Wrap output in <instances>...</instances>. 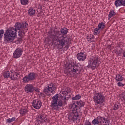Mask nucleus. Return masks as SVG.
I'll use <instances>...</instances> for the list:
<instances>
[{
  "instance_id": "f257e3e1",
  "label": "nucleus",
  "mask_w": 125,
  "mask_h": 125,
  "mask_svg": "<svg viewBox=\"0 0 125 125\" xmlns=\"http://www.w3.org/2000/svg\"><path fill=\"white\" fill-rule=\"evenodd\" d=\"M68 32H69V29L66 27H63L60 31L54 29L53 30L54 34H52V30L51 29L48 32L47 35L57 48L62 49L63 47L64 50H68L70 47V45L68 44L69 38L64 37L65 35H67Z\"/></svg>"
},
{
  "instance_id": "f03ea898",
  "label": "nucleus",
  "mask_w": 125,
  "mask_h": 125,
  "mask_svg": "<svg viewBox=\"0 0 125 125\" xmlns=\"http://www.w3.org/2000/svg\"><path fill=\"white\" fill-rule=\"evenodd\" d=\"M28 24L27 21L22 22V23L17 22L14 25V27H10L7 29L4 34V41L6 42H12L16 36H17V30H18V33L20 32H23L26 33L28 30Z\"/></svg>"
},
{
  "instance_id": "7ed1b4c3",
  "label": "nucleus",
  "mask_w": 125,
  "mask_h": 125,
  "mask_svg": "<svg viewBox=\"0 0 125 125\" xmlns=\"http://www.w3.org/2000/svg\"><path fill=\"white\" fill-rule=\"evenodd\" d=\"M52 101L51 103L50 107L55 111H58L60 109V107L67 104V98L64 95H61V92L60 94H56L52 98Z\"/></svg>"
},
{
  "instance_id": "20e7f679",
  "label": "nucleus",
  "mask_w": 125,
  "mask_h": 125,
  "mask_svg": "<svg viewBox=\"0 0 125 125\" xmlns=\"http://www.w3.org/2000/svg\"><path fill=\"white\" fill-rule=\"evenodd\" d=\"M64 71V74L68 76L70 73L74 74H80V72L83 71V68L82 67V65H77L76 62H71L66 63L65 65Z\"/></svg>"
},
{
  "instance_id": "39448f33",
  "label": "nucleus",
  "mask_w": 125,
  "mask_h": 125,
  "mask_svg": "<svg viewBox=\"0 0 125 125\" xmlns=\"http://www.w3.org/2000/svg\"><path fill=\"white\" fill-rule=\"evenodd\" d=\"M100 64H101L100 57L98 56H95L89 59L87 67L94 71L95 69L98 68Z\"/></svg>"
},
{
  "instance_id": "423d86ee",
  "label": "nucleus",
  "mask_w": 125,
  "mask_h": 125,
  "mask_svg": "<svg viewBox=\"0 0 125 125\" xmlns=\"http://www.w3.org/2000/svg\"><path fill=\"white\" fill-rule=\"evenodd\" d=\"M37 79V73L35 72H29L28 75H25L22 79L23 83H28L34 82Z\"/></svg>"
},
{
  "instance_id": "0eeeda50",
  "label": "nucleus",
  "mask_w": 125,
  "mask_h": 125,
  "mask_svg": "<svg viewBox=\"0 0 125 125\" xmlns=\"http://www.w3.org/2000/svg\"><path fill=\"white\" fill-rule=\"evenodd\" d=\"M94 102L101 105L103 104L104 102H105L106 99L103 94H101L100 93H95L93 97Z\"/></svg>"
},
{
  "instance_id": "6e6552de",
  "label": "nucleus",
  "mask_w": 125,
  "mask_h": 125,
  "mask_svg": "<svg viewBox=\"0 0 125 125\" xmlns=\"http://www.w3.org/2000/svg\"><path fill=\"white\" fill-rule=\"evenodd\" d=\"M84 104H85V103L82 100H80V101H75L72 102V104H70V107H71V109H75L78 111V110H81L82 107L84 106Z\"/></svg>"
},
{
  "instance_id": "1a4fd4ad",
  "label": "nucleus",
  "mask_w": 125,
  "mask_h": 125,
  "mask_svg": "<svg viewBox=\"0 0 125 125\" xmlns=\"http://www.w3.org/2000/svg\"><path fill=\"white\" fill-rule=\"evenodd\" d=\"M23 49H22V48L20 47L17 48L13 53V58H15L16 59H17V58L21 57Z\"/></svg>"
},
{
  "instance_id": "9d476101",
  "label": "nucleus",
  "mask_w": 125,
  "mask_h": 125,
  "mask_svg": "<svg viewBox=\"0 0 125 125\" xmlns=\"http://www.w3.org/2000/svg\"><path fill=\"white\" fill-rule=\"evenodd\" d=\"M42 103L41 101V100H34L32 102V106L34 108V109H41V107H42Z\"/></svg>"
},
{
  "instance_id": "9b49d317",
  "label": "nucleus",
  "mask_w": 125,
  "mask_h": 125,
  "mask_svg": "<svg viewBox=\"0 0 125 125\" xmlns=\"http://www.w3.org/2000/svg\"><path fill=\"white\" fill-rule=\"evenodd\" d=\"M76 56L79 61H84L86 59V54H85V52H81L77 54Z\"/></svg>"
},
{
  "instance_id": "f8f14e48",
  "label": "nucleus",
  "mask_w": 125,
  "mask_h": 125,
  "mask_svg": "<svg viewBox=\"0 0 125 125\" xmlns=\"http://www.w3.org/2000/svg\"><path fill=\"white\" fill-rule=\"evenodd\" d=\"M24 90L26 93L34 92V85L32 84H27L24 87Z\"/></svg>"
},
{
  "instance_id": "ddd939ff",
  "label": "nucleus",
  "mask_w": 125,
  "mask_h": 125,
  "mask_svg": "<svg viewBox=\"0 0 125 125\" xmlns=\"http://www.w3.org/2000/svg\"><path fill=\"white\" fill-rule=\"evenodd\" d=\"M104 124V121L102 120V116H98L96 118H95L92 121V124L94 125H99V124Z\"/></svg>"
},
{
  "instance_id": "4468645a",
  "label": "nucleus",
  "mask_w": 125,
  "mask_h": 125,
  "mask_svg": "<svg viewBox=\"0 0 125 125\" xmlns=\"http://www.w3.org/2000/svg\"><path fill=\"white\" fill-rule=\"evenodd\" d=\"M39 119L37 120V122H40V124H43L44 122H46L47 121V119L46 118V115L45 114H39V116H38Z\"/></svg>"
},
{
  "instance_id": "2eb2a0df",
  "label": "nucleus",
  "mask_w": 125,
  "mask_h": 125,
  "mask_svg": "<svg viewBox=\"0 0 125 125\" xmlns=\"http://www.w3.org/2000/svg\"><path fill=\"white\" fill-rule=\"evenodd\" d=\"M19 75H20V74L17 72H11L10 79H11L12 81H16V80H18Z\"/></svg>"
},
{
  "instance_id": "dca6fc26",
  "label": "nucleus",
  "mask_w": 125,
  "mask_h": 125,
  "mask_svg": "<svg viewBox=\"0 0 125 125\" xmlns=\"http://www.w3.org/2000/svg\"><path fill=\"white\" fill-rule=\"evenodd\" d=\"M74 116H75L74 117L75 119H79V117H80L79 112L77 111V109L75 110V109L72 108V112H71L69 114V116L74 117Z\"/></svg>"
},
{
  "instance_id": "f3484780",
  "label": "nucleus",
  "mask_w": 125,
  "mask_h": 125,
  "mask_svg": "<svg viewBox=\"0 0 125 125\" xmlns=\"http://www.w3.org/2000/svg\"><path fill=\"white\" fill-rule=\"evenodd\" d=\"M25 34L26 33L25 32L20 31L19 33L18 34L19 37L17 38V42H22V41H23L22 39H23L24 37H25Z\"/></svg>"
},
{
  "instance_id": "a211bd4d",
  "label": "nucleus",
  "mask_w": 125,
  "mask_h": 125,
  "mask_svg": "<svg viewBox=\"0 0 125 125\" xmlns=\"http://www.w3.org/2000/svg\"><path fill=\"white\" fill-rule=\"evenodd\" d=\"M47 87H48V88L51 90V93H52L53 91L55 92V91L54 90H56V86H55V84L50 83L49 84H48Z\"/></svg>"
},
{
  "instance_id": "6ab92c4d",
  "label": "nucleus",
  "mask_w": 125,
  "mask_h": 125,
  "mask_svg": "<svg viewBox=\"0 0 125 125\" xmlns=\"http://www.w3.org/2000/svg\"><path fill=\"white\" fill-rule=\"evenodd\" d=\"M42 92L46 94L47 96H49L50 95L49 92L51 93V91L50 89H49V88H48V87H44Z\"/></svg>"
},
{
  "instance_id": "aec40b11",
  "label": "nucleus",
  "mask_w": 125,
  "mask_h": 125,
  "mask_svg": "<svg viewBox=\"0 0 125 125\" xmlns=\"http://www.w3.org/2000/svg\"><path fill=\"white\" fill-rule=\"evenodd\" d=\"M28 11V15H30V16H33V15H34V14H36V10L33 8L32 7H30V8L29 9Z\"/></svg>"
},
{
  "instance_id": "412c9836",
  "label": "nucleus",
  "mask_w": 125,
  "mask_h": 125,
  "mask_svg": "<svg viewBox=\"0 0 125 125\" xmlns=\"http://www.w3.org/2000/svg\"><path fill=\"white\" fill-rule=\"evenodd\" d=\"M86 39L89 42H94V36L93 35H88Z\"/></svg>"
},
{
  "instance_id": "4be33fe9",
  "label": "nucleus",
  "mask_w": 125,
  "mask_h": 125,
  "mask_svg": "<svg viewBox=\"0 0 125 125\" xmlns=\"http://www.w3.org/2000/svg\"><path fill=\"white\" fill-rule=\"evenodd\" d=\"M104 120V121H103ZM102 121L104 122V123L106 124H107V125L110 124V120H109V116H105V117H102Z\"/></svg>"
},
{
  "instance_id": "5701e85b",
  "label": "nucleus",
  "mask_w": 125,
  "mask_h": 125,
  "mask_svg": "<svg viewBox=\"0 0 125 125\" xmlns=\"http://www.w3.org/2000/svg\"><path fill=\"white\" fill-rule=\"evenodd\" d=\"M28 110L27 108H21L20 110V114L21 115V116H25L26 114L27 113Z\"/></svg>"
},
{
  "instance_id": "b1692460",
  "label": "nucleus",
  "mask_w": 125,
  "mask_h": 125,
  "mask_svg": "<svg viewBox=\"0 0 125 125\" xmlns=\"http://www.w3.org/2000/svg\"><path fill=\"white\" fill-rule=\"evenodd\" d=\"M114 4L115 6H116V7H118V6H121V5H123L122 0H116L115 1Z\"/></svg>"
},
{
  "instance_id": "393cba45",
  "label": "nucleus",
  "mask_w": 125,
  "mask_h": 125,
  "mask_svg": "<svg viewBox=\"0 0 125 125\" xmlns=\"http://www.w3.org/2000/svg\"><path fill=\"white\" fill-rule=\"evenodd\" d=\"M98 28L101 30L102 31L104 28H105V23L102 22L98 24Z\"/></svg>"
},
{
  "instance_id": "a878e982",
  "label": "nucleus",
  "mask_w": 125,
  "mask_h": 125,
  "mask_svg": "<svg viewBox=\"0 0 125 125\" xmlns=\"http://www.w3.org/2000/svg\"><path fill=\"white\" fill-rule=\"evenodd\" d=\"M115 80H116L117 82H122V81H124V77L120 74H118L116 75Z\"/></svg>"
},
{
  "instance_id": "bb28decb",
  "label": "nucleus",
  "mask_w": 125,
  "mask_h": 125,
  "mask_svg": "<svg viewBox=\"0 0 125 125\" xmlns=\"http://www.w3.org/2000/svg\"><path fill=\"white\" fill-rule=\"evenodd\" d=\"M11 75V73L9 71H5L3 73V77L5 79H8V78H10V76Z\"/></svg>"
},
{
  "instance_id": "cd10ccee",
  "label": "nucleus",
  "mask_w": 125,
  "mask_h": 125,
  "mask_svg": "<svg viewBox=\"0 0 125 125\" xmlns=\"http://www.w3.org/2000/svg\"><path fill=\"white\" fill-rule=\"evenodd\" d=\"M101 31V30L98 27L95 28L93 31L94 36L99 35L100 34Z\"/></svg>"
},
{
  "instance_id": "c85d7f7f",
  "label": "nucleus",
  "mask_w": 125,
  "mask_h": 125,
  "mask_svg": "<svg viewBox=\"0 0 125 125\" xmlns=\"http://www.w3.org/2000/svg\"><path fill=\"white\" fill-rule=\"evenodd\" d=\"M116 15V12H115L114 11H111L108 14V20L110 19V18H112L113 16H115Z\"/></svg>"
},
{
  "instance_id": "c756f323",
  "label": "nucleus",
  "mask_w": 125,
  "mask_h": 125,
  "mask_svg": "<svg viewBox=\"0 0 125 125\" xmlns=\"http://www.w3.org/2000/svg\"><path fill=\"white\" fill-rule=\"evenodd\" d=\"M16 120V118L12 117V118H9L6 120V123L7 124H9L10 123H12V122H14Z\"/></svg>"
},
{
  "instance_id": "7c9ffc66",
  "label": "nucleus",
  "mask_w": 125,
  "mask_h": 125,
  "mask_svg": "<svg viewBox=\"0 0 125 125\" xmlns=\"http://www.w3.org/2000/svg\"><path fill=\"white\" fill-rule=\"evenodd\" d=\"M65 91L66 92V95H68V97H71V95H70V93H71V88L69 87H66Z\"/></svg>"
},
{
  "instance_id": "2f4dec72",
  "label": "nucleus",
  "mask_w": 125,
  "mask_h": 125,
  "mask_svg": "<svg viewBox=\"0 0 125 125\" xmlns=\"http://www.w3.org/2000/svg\"><path fill=\"white\" fill-rule=\"evenodd\" d=\"M123 50H124L123 49L121 48V50H115V52L117 56H121L122 55V53H123Z\"/></svg>"
},
{
  "instance_id": "473e14b6",
  "label": "nucleus",
  "mask_w": 125,
  "mask_h": 125,
  "mask_svg": "<svg viewBox=\"0 0 125 125\" xmlns=\"http://www.w3.org/2000/svg\"><path fill=\"white\" fill-rule=\"evenodd\" d=\"M21 3L22 5H27L29 3V0H21Z\"/></svg>"
},
{
  "instance_id": "72a5a7b5",
  "label": "nucleus",
  "mask_w": 125,
  "mask_h": 125,
  "mask_svg": "<svg viewBox=\"0 0 125 125\" xmlns=\"http://www.w3.org/2000/svg\"><path fill=\"white\" fill-rule=\"evenodd\" d=\"M81 96L80 94L76 95L75 97L72 98V100H79L81 99Z\"/></svg>"
},
{
  "instance_id": "f704fd0d",
  "label": "nucleus",
  "mask_w": 125,
  "mask_h": 125,
  "mask_svg": "<svg viewBox=\"0 0 125 125\" xmlns=\"http://www.w3.org/2000/svg\"><path fill=\"white\" fill-rule=\"evenodd\" d=\"M3 34H4V30L1 29L0 30V41H1V39H2V37H3Z\"/></svg>"
},
{
  "instance_id": "c9c22d12",
  "label": "nucleus",
  "mask_w": 125,
  "mask_h": 125,
  "mask_svg": "<svg viewBox=\"0 0 125 125\" xmlns=\"http://www.w3.org/2000/svg\"><path fill=\"white\" fill-rule=\"evenodd\" d=\"M75 117H76V115H74L73 117L69 116L68 119L69 120H71V121H76V120L78 121V118H75Z\"/></svg>"
},
{
  "instance_id": "e433bc0d",
  "label": "nucleus",
  "mask_w": 125,
  "mask_h": 125,
  "mask_svg": "<svg viewBox=\"0 0 125 125\" xmlns=\"http://www.w3.org/2000/svg\"><path fill=\"white\" fill-rule=\"evenodd\" d=\"M120 108V105H118L117 104H114L113 106V110H118Z\"/></svg>"
},
{
  "instance_id": "4c0bfd02",
  "label": "nucleus",
  "mask_w": 125,
  "mask_h": 125,
  "mask_svg": "<svg viewBox=\"0 0 125 125\" xmlns=\"http://www.w3.org/2000/svg\"><path fill=\"white\" fill-rule=\"evenodd\" d=\"M120 96L121 99V100H124V101L125 102V95L123 94H121L120 95Z\"/></svg>"
},
{
  "instance_id": "58836bf2",
  "label": "nucleus",
  "mask_w": 125,
  "mask_h": 125,
  "mask_svg": "<svg viewBox=\"0 0 125 125\" xmlns=\"http://www.w3.org/2000/svg\"><path fill=\"white\" fill-rule=\"evenodd\" d=\"M84 125H91V122H89V121H86L84 123Z\"/></svg>"
},
{
  "instance_id": "ea45409f",
  "label": "nucleus",
  "mask_w": 125,
  "mask_h": 125,
  "mask_svg": "<svg viewBox=\"0 0 125 125\" xmlns=\"http://www.w3.org/2000/svg\"><path fill=\"white\" fill-rule=\"evenodd\" d=\"M118 86H124L125 84H123L122 82H118L117 83Z\"/></svg>"
},
{
  "instance_id": "a19ab883",
  "label": "nucleus",
  "mask_w": 125,
  "mask_h": 125,
  "mask_svg": "<svg viewBox=\"0 0 125 125\" xmlns=\"http://www.w3.org/2000/svg\"><path fill=\"white\" fill-rule=\"evenodd\" d=\"M36 91V92H40V88H36L34 87V91Z\"/></svg>"
},
{
  "instance_id": "79ce46f5",
  "label": "nucleus",
  "mask_w": 125,
  "mask_h": 125,
  "mask_svg": "<svg viewBox=\"0 0 125 125\" xmlns=\"http://www.w3.org/2000/svg\"><path fill=\"white\" fill-rule=\"evenodd\" d=\"M62 94H63V95H65V97L66 96H68V95H67V92H66V91H62Z\"/></svg>"
},
{
  "instance_id": "37998d69",
  "label": "nucleus",
  "mask_w": 125,
  "mask_h": 125,
  "mask_svg": "<svg viewBox=\"0 0 125 125\" xmlns=\"http://www.w3.org/2000/svg\"><path fill=\"white\" fill-rule=\"evenodd\" d=\"M42 97H46V95H45V94L42 92V95L41 96Z\"/></svg>"
},
{
  "instance_id": "c03bdc74",
  "label": "nucleus",
  "mask_w": 125,
  "mask_h": 125,
  "mask_svg": "<svg viewBox=\"0 0 125 125\" xmlns=\"http://www.w3.org/2000/svg\"><path fill=\"white\" fill-rule=\"evenodd\" d=\"M123 5H125V0H122Z\"/></svg>"
},
{
  "instance_id": "a18cd8bd",
  "label": "nucleus",
  "mask_w": 125,
  "mask_h": 125,
  "mask_svg": "<svg viewBox=\"0 0 125 125\" xmlns=\"http://www.w3.org/2000/svg\"><path fill=\"white\" fill-rule=\"evenodd\" d=\"M107 47H108V49H110V47H111V45H108L107 46Z\"/></svg>"
},
{
  "instance_id": "49530a36",
  "label": "nucleus",
  "mask_w": 125,
  "mask_h": 125,
  "mask_svg": "<svg viewBox=\"0 0 125 125\" xmlns=\"http://www.w3.org/2000/svg\"><path fill=\"white\" fill-rule=\"evenodd\" d=\"M103 123V122H102L101 123H100V124H99V125H107V124H103V123Z\"/></svg>"
},
{
  "instance_id": "de8ad7c7",
  "label": "nucleus",
  "mask_w": 125,
  "mask_h": 125,
  "mask_svg": "<svg viewBox=\"0 0 125 125\" xmlns=\"http://www.w3.org/2000/svg\"><path fill=\"white\" fill-rule=\"evenodd\" d=\"M40 95H41V96H42V92L40 93Z\"/></svg>"
},
{
  "instance_id": "09e8293b",
  "label": "nucleus",
  "mask_w": 125,
  "mask_h": 125,
  "mask_svg": "<svg viewBox=\"0 0 125 125\" xmlns=\"http://www.w3.org/2000/svg\"><path fill=\"white\" fill-rule=\"evenodd\" d=\"M40 6V8H41V9H42V6Z\"/></svg>"
},
{
  "instance_id": "8fccbe9b",
  "label": "nucleus",
  "mask_w": 125,
  "mask_h": 125,
  "mask_svg": "<svg viewBox=\"0 0 125 125\" xmlns=\"http://www.w3.org/2000/svg\"><path fill=\"white\" fill-rule=\"evenodd\" d=\"M79 113H81V110H80V111H79Z\"/></svg>"
},
{
  "instance_id": "3c124183",
  "label": "nucleus",
  "mask_w": 125,
  "mask_h": 125,
  "mask_svg": "<svg viewBox=\"0 0 125 125\" xmlns=\"http://www.w3.org/2000/svg\"><path fill=\"white\" fill-rule=\"evenodd\" d=\"M40 12H42V11H41Z\"/></svg>"
},
{
  "instance_id": "603ef678",
  "label": "nucleus",
  "mask_w": 125,
  "mask_h": 125,
  "mask_svg": "<svg viewBox=\"0 0 125 125\" xmlns=\"http://www.w3.org/2000/svg\"><path fill=\"white\" fill-rule=\"evenodd\" d=\"M91 1H92V0H90Z\"/></svg>"
}]
</instances>
